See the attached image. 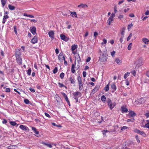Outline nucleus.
Masks as SVG:
<instances>
[{"mask_svg":"<svg viewBox=\"0 0 149 149\" xmlns=\"http://www.w3.org/2000/svg\"><path fill=\"white\" fill-rule=\"evenodd\" d=\"M135 138L136 139V140L137 141V142L138 143H139L140 142V141L139 139V137L137 135V136H135Z\"/></svg>","mask_w":149,"mask_h":149,"instance_id":"nucleus-43","label":"nucleus"},{"mask_svg":"<svg viewBox=\"0 0 149 149\" xmlns=\"http://www.w3.org/2000/svg\"><path fill=\"white\" fill-rule=\"evenodd\" d=\"M60 37L61 39L65 41H67L68 40V38L63 34L60 35Z\"/></svg>","mask_w":149,"mask_h":149,"instance_id":"nucleus-10","label":"nucleus"},{"mask_svg":"<svg viewBox=\"0 0 149 149\" xmlns=\"http://www.w3.org/2000/svg\"><path fill=\"white\" fill-rule=\"evenodd\" d=\"M111 88L113 89L114 90L116 91V86L114 83H113L111 84Z\"/></svg>","mask_w":149,"mask_h":149,"instance_id":"nucleus-17","label":"nucleus"},{"mask_svg":"<svg viewBox=\"0 0 149 149\" xmlns=\"http://www.w3.org/2000/svg\"><path fill=\"white\" fill-rule=\"evenodd\" d=\"M77 79L78 80L79 82V88L80 90H81L83 88V84L82 83V80L81 77L79 76L78 77Z\"/></svg>","mask_w":149,"mask_h":149,"instance_id":"nucleus-2","label":"nucleus"},{"mask_svg":"<svg viewBox=\"0 0 149 149\" xmlns=\"http://www.w3.org/2000/svg\"><path fill=\"white\" fill-rule=\"evenodd\" d=\"M127 128H128V127H127L125 126H123V127H121V130L122 131H123L124 130Z\"/></svg>","mask_w":149,"mask_h":149,"instance_id":"nucleus-48","label":"nucleus"},{"mask_svg":"<svg viewBox=\"0 0 149 149\" xmlns=\"http://www.w3.org/2000/svg\"><path fill=\"white\" fill-rule=\"evenodd\" d=\"M9 17L8 15H5L3 16V18L5 19H7Z\"/></svg>","mask_w":149,"mask_h":149,"instance_id":"nucleus-55","label":"nucleus"},{"mask_svg":"<svg viewBox=\"0 0 149 149\" xmlns=\"http://www.w3.org/2000/svg\"><path fill=\"white\" fill-rule=\"evenodd\" d=\"M58 71V68L57 67H56L53 70V72L54 74H56Z\"/></svg>","mask_w":149,"mask_h":149,"instance_id":"nucleus-40","label":"nucleus"},{"mask_svg":"<svg viewBox=\"0 0 149 149\" xmlns=\"http://www.w3.org/2000/svg\"><path fill=\"white\" fill-rule=\"evenodd\" d=\"M16 60L17 63L19 64H21L22 63V59L21 57L18 58H16Z\"/></svg>","mask_w":149,"mask_h":149,"instance_id":"nucleus-28","label":"nucleus"},{"mask_svg":"<svg viewBox=\"0 0 149 149\" xmlns=\"http://www.w3.org/2000/svg\"><path fill=\"white\" fill-rule=\"evenodd\" d=\"M31 128L32 130L36 134H39V132L37 131L36 128L32 127Z\"/></svg>","mask_w":149,"mask_h":149,"instance_id":"nucleus-27","label":"nucleus"},{"mask_svg":"<svg viewBox=\"0 0 149 149\" xmlns=\"http://www.w3.org/2000/svg\"><path fill=\"white\" fill-rule=\"evenodd\" d=\"M139 134L144 137H145L146 136V134L143 132L142 131H140Z\"/></svg>","mask_w":149,"mask_h":149,"instance_id":"nucleus-37","label":"nucleus"},{"mask_svg":"<svg viewBox=\"0 0 149 149\" xmlns=\"http://www.w3.org/2000/svg\"><path fill=\"white\" fill-rule=\"evenodd\" d=\"M64 76V74L63 73H61L60 74V77L61 79L63 78Z\"/></svg>","mask_w":149,"mask_h":149,"instance_id":"nucleus-44","label":"nucleus"},{"mask_svg":"<svg viewBox=\"0 0 149 149\" xmlns=\"http://www.w3.org/2000/svg\"><path fill=\"white\" fill-rule=\"evenodd\" d=\"M144 99V98H140L138 100L140 104H142L144 102L145 100Z\"/></svg>","mask_w":149,"mask_h":149,"instance_id":"nucleus-22","label":"nucleus"},{"mask_svg":"<svg viewBox=\"0 0 149 149\" xmlns=\"http://www.w3.org/2000/svg\"><path fill=\"white\" fill-rule=\"evenodd\" d=\"M58 59L60 61H63V60H65V57L62 54L60 53L58 56Z\"/></svg>","mask_w":149,"mask_h":149,"instance_id":"nucleus-11","label":"nucleus"},{"mask_svg":"<svg viewBox=\"0 0 149 149\" xmlns=\"http://www.w3.org/2000/svg\"><path fill=\"white\" fill-rule=\"evenodd\" d=\"M107 57L104 54H102V55L100 57L99 60L101 62H104L107 60Z\"/></svg>","mask_w":149,"mask_h":149,"instance_id":"nucleus-4","label":"nucleus"},{"mask_svg":"<svg viewBox=\"0 0 149 149\" xmlns=\"http://www.w3.org/2000/svg\"><path fill=\"white\" fill-rule=\"evenodd\" d=\"M124 1V0H122L120 1H119L118 3V4L120 5V4L122 3Z\"/></svg>","mask_w":149,"mask_h":149,"instance_id":"nucleus-58","label":"nucleus"},{"mask_svg":"<svg viewBox=\"0 0 149 149\" xmlns=\"http://www.w3.org/2000/svg\"><path fill=\"white\" fill-rule=\"evenodd\" d=\"M23 15L25 16L29 17H31V18H33L34 17V16L32 15H27L26 13H24L23 14Z\"/></svg>","mask_w":149,"mask_h":149,"instance_id":"nucleus-34","label":"nucleus"},{"mask_svg":"<svg viewBox=\"0 0 149 149\" xmlns=\"http://www.w3.org/2000/svg\"><path fill=\"white\" fill-rule=\"evenodd\" d=\"M125 81L126 84L127 86L129 85V84H130V83H129V81H128V80L127 79H126Z\"/></svg>","mask_w":149,"mask_h":149,"instance_id":"nucleus-52","label":"nucleus"},{"mask_svg":"<svg viewBox=\"0 0 149 149\" xmlns=\"http://www.w3.org/2000/svg\"><path fill=\"white\" fill-rule=\"evenodd\" d=\"M109 132L107 130H104L103 131V134L104 135H105V134L107 132Z\"/></svg>","mask_w":149,"mask_h":149,"instance_id":"nucleus-53","label":"nucleus"},{"mask_svg":"<svg viewBox=\"0 0 149 149\" xmlns=\"http://www.w3.org/2000/svg\"><path fill=\"white\" fill-rule=\"evenodd\" d=\"M75 67V65L74 64H72V67L71 68V72L72 73H74L75 72V70L74 69Z\"/></svg>","mask_w":149,"mask_h":149,"instance_id":"nucleus-29","label":"nucleus"},{"mask_svg":"<svg viewBox=\"0 0 149 149\" xmlns=\"http://www.w3.org/2000/svg\"><path fill=\"white\" fill-rule=\"evenodd\" d=\"M132 36V34L131 33L130 34L129 36L127 37V41H128L131 38Z\"/></svg>","mask_w":149,"mask_h":149,"instance_id":"nucleus-42","label":"nucleus"},{"mask_svg":"<svg viewBox=\"0 0 149 149\" xmlns=\"http://www.w3.org/2000/svg\"><path fill=\"white\" fill-rule=\"evenodd\" d=\"M73 95L74 96V98H75V97H77V98H79L81 96V94L80 92H76L73 93Z\"/></svg>","mask_w":149,"mask_h":149,"instance_id":"nucleus-5","label":"nucleus"},{"mask_svg":"<svg viewBox=\"0 0 149 149\" xmlns=\"http://www.w3.org/2000/svg\"><path fill=\"white\" fill-rule=\"evenodd\" d=\"M140 131L139 130H137V129H135L134 130V132H136L137 133L139 134L140 132Z\"/></svg>","mask_w":149,"mask_h":149,"instance_id":"nucleus-61","label":"nucleus"},{"mask_svg":"<svg viewBox=\"0 0 149 149\" xmlns=\"http://www.w3.org/2000/svg\"><path fill=\"white\" fill-rule=\"evenodd\" d=\"M83 76L84 77H85L86 76V72L85 71H84L83 72Z\"/></svg>","mask_w":149,"mask_h":149,"instance_id":"nucleus-59","label":"nucleus"},{"mask_svg":"<svg viewBox=\"0 0 149 149\" xmlns=\"http://www.w3.org/2000/svg\"><path fill=\"white\" fill-rule=\"evenodd\" d=\"M98 35V33L96 32H95L94 33V36L95 37V38L97 37Z\"/></svg>","mask_w":149,"mask_h":149,"instance_id":"nucleus-56","label":"nucleus"},{"mask_svg":"<svg viewBox=\"0 0 149 149\" xmlns=\"http://www.w3.org/2000/svg\"><path fill=\"white\" fill-rule=\"evenodd\" d=\"M129 115L130 116V117H133L136 115V113L134 111H129Z\"/></svg>","mask_w":149,"mask_h":149,"instance_id":"nucleus-7","label":"nucleus"},{"mask_svg":"<svg viewBox=\"0 0 149 149\" xmlns=\"http://www.w3.org/2000/svg\"><path fill=\"white\" fill-rule=\"evenodd\" d=\"M115 61L116 63L118 65H120L122 63V61L118 58H116Z\"/></svg>","mask_w":149,"mask_h":149,"instance_id":"nucleus-20","label":"nucleus"},{"mask_svg":"<svg viewBox=\"0 0 149 149\" xmlns=\"http://www.w3.org/2000/svg\"><path fill=\"white\" fill-rule=\"evenodd\" d=\"M8 7L11 10H15V7L14 6H12L10 4L8 5Z\"/></svg>","mask_w":149,"mask_h":149,"instance_id":"nucleus-30","label":"nucleus"},{"mask_svg":"<svg viewBox=\"0 0 149 149\" xmlns=\"http://www.w3.org/2000/svg\"><path fill=\"white\" fill-rule=\"evenodd\" d=\"M14 32H15V34L17 35V31L16 27V26H15L14 27Z\"/></svg>","mask_w":149,"mask_h":149,"instance_id":"nucleus-50","label":"nucleus"},{"mask_svg":"<svg viewBox=\"0 0 149 149\" xmlns=\"http://www.w3.org/2000/svg\"><path fill=\"white\" fill-rule=\"evenodd\" d=\"M143 61L141 58H139L135 62L136 66L138 67L141 66L143 65Z\"/></svg>","mask_w":149,"mask_h":149,"instance_id":"nucleus-3","label":"nucleus"},{"mask_svg":"<svg viewBox=\"0 0 149 149\" xmlns=\"http://www.w3.org/2000/svg\"><path fill=\"white\" fill-rule=\"evenodd\" d=\"M75 64H76V62L77 61L78 64H79V63L81 61V59L80 56L78 54H76L75 56Z\"/></svg>","mask_w":149,"mask_h":149,"instance_id":"nucleus-6","label":"nucleus"},{"mask_svg":"<svg viewBox=\"0 0 149 149\" xmlns=\"http://www.w3.org/2000/svg\"><path fill=\"white\" fill-rule=\"evenodd\" d=\"M19 127L21 129L24 130H26L28 128L26 126L22 125H20Z\"/></svg>","mask_w":149,"mask_h":149,"instance_id":"nucleus-21","label":"nucleus"},{"mask_svg":"<svg viewBox=\"0 0 149 149\" xmlns=\"http://www.w3.org/2000/svg\"><path fill=\"white\" fill-rule=\"evenodd\" d=\"M58 84L59 85V86L60 87H62L65 86L63 84L60 83H58Z\"/></svg>","mask_w":149,"mask_h":149,"instance_id":"nucleus-49","label":"nucleus"},{"mask_svg":"<svg viewBox=\"0 0 149 149\" xmlns=\"http://www.w3.org/2000/svg\"><path fill=\"white\" fill-rule=\"evenodd\" d=\"M70 79L71 82V83L72 84H74V81L73 79H72V78L71 77V78H70Z\"/></svg>","mask_w":149,"mask_h":149,"instance_id":"nucleus-47","label":"nucleus"},{"mask_svg":"<svg viewBox=\"0 0 149 149\" xmlns=\"http://www.w3.org/2000/svg\"><path fill=\"white\" fill-rule=\"evenodd\" d=\"M142 41L146 45L149 44V40L148 38H143L142 39Z\"/></svg>","mask_w":149,"mask_h":149,"instance_id":"nucleus-14","label":"nucleus"},{"mask_svg":"<svg viewBox=\"0 0 149 149\" xmlns=\"http://www.w3.org/2000/svg\"><path fill=\"white\" fill-rule=\"evenodd\" d=\"M99 87L98 86H96L95 88L93 89L92 91L91 92V93L94 94L95 92H96L98 89Z\"/></svg>","mask_w":149,"mask_h":149,"instance_id":"nucleus-18","label":"nucleus"},{"mask_svg":"<svg viewBox=\"0 0 149 149\" xmlns=\"http://www.w3.org/2000/svg\"><path fill=\"white\" fill-rule=\"evenodd\" d=\"M107 42V40L105 39H104L103 40V42L101 44L102 45H103L104 44H106Z\"/></svg>","mask_w":149,"mask_h":149,"instance_id":"nucleus-45","label":"nucleus"},{"mask_svg":"<svg viewBox=\"0 0 149 149\" xmlns=\"http://www.w3.org/2000/svg\"><path fill=\"white\" fill-rule=\"evenodd\" d=\"M62 95L63 96L64 98H65V100L67 102L69 101L68 99L67 95H66V94L65 93H62Z\"/></svg>","mask_w":149,"mask_h":149,"instance_id":"nucleus-24","label":"nucleus"},{"mask_svg":"<svg viewBox=\"0 0 149 149\" xmlns=\"http://www.w3.org/2000/svg\"><path fill=\"white\" fill-rule=\"evenodd\" d=\"M101 100L102 102H104L106 100V98L105 96L104 95L102 96L101 97Z\"/></svg>","mask_w":149,"mask_h":149,"instance_id":"nucleus-25","label":"nucleus"},{"mask_svg":"<svg viewBox=\"0 0 149 149\" xmlns=\"http://www.w3.org/2000/svg\"><path fill=\"white\" fill-rule=\"evenodd\" d=\"M124 36H122L120 38V41L122 43V42L123 41V38Z\"/></svg>","mask_w":149,"mask_h":149,"instance_id":"nucleus-62","label":"nucleus"},{"mask_svg":"<svg viewBox=\"0 0 149 149\" xmlns=\"http://www.w3.org/2000/svg\"><path fill=\"white\" fill-rule=\"evenodd\" d=\"M70 15L73 17H77V15L75 12H71Z\"/></svg>","mask_w":149,"mask_h":149,"instance_id":"nucleus-26","label":"nucleus"},{"mask_svg":"<svg viewBox=\"0 0 149 149\" xmlns=\"http://www.w3.org/2000/svg\"><path fill=\"white\" fill-rule=\"evenodd\" d=\"M21 51L19 49L16 50L15 52V55L16 58H19L21 57Z\"/></svg>","mask_w":149,"mask_h":149,"instance_id":"nucleus-8","label":"nucleus"},{"mask_svg":"<svg viewBox=\"0 0 149 149\" xmlns=\"http://www.w3.org/2000/svg\"><path fill=\"white\" fill-rule=\"evenodd\" d=\"M115 52L114 51H113L111 52V56H114L115 54Z\"/></svg>","mask_w":149,"mask_h":149,"instance_id":"nucleus-64","label":"nucleus"},{"mask_svg":"<svg viewBox=\"0 0 149 149\" xmlns=\"http://www.w3.org/2000/svg\"><path fill=\"white\" fill-rule=\"evenodd\" d=\"M107 102L108 105V106L109 107L110 109H112L115 106H116V104L115 102L112 103L111 100L110 99H108L107 100Z\"/></svg>","mask_w":149,"mask_h":149,"instance_id":"nucleus-1","label":"nucleus"},{"mask_svg":"<svg viewBox=\"0 0 149 149\" xmlns=\"http://www.w3.org/2000/svg\"><path fill=\"white\" fill-rule=\"evenodd\" d=\"M31 68H29L27 71V74L28 75H31Z\"/></svg>","mask_w":149,"mask_h":149,"instance_id":"nucleus-39","label":"nucleus"},{"mask_svg":"<svg viewBox=\"0 0 149 149\" xmlns=\"http://www.w3.org/2000/svg\"><path fill=\"white\" fill-rule=\"evenodd\" d=\"M134 120V119H128L127 120V122H129L130 121L133 122Z\"/></svg>","mask_w":149,"mask_h":149,"instance_id":"nucleus-60","label":"nucleus"},{"mask_svg":"<svg viewBox=\"0 0 149 149\" xmlns=\"http://www.w3.org/2000/svg\"><path fill=\"white\" fill-rule=\"evenodd\" d=\"M148 123L145 124V126L146 127L149 128V121H148Z\"/></svg>","mask_w":149,"mask_h":149,"instance_id":"nucleus-54","label":"nucleus"},{"mask_svg":"<svg viewBox=\"0 0 149 149\" xmlns=\"http://www.w3.org/2000/svg\"><path fill=\"white\" fill-rule=\"evenodd\" d=\"M77 45H72V46L71 50L72 51V53L74 54H76V52L74 51L77 48Z\"/></svg>","mask_w":149,"mask_h":149,"instance_id":"nucleus-9","label":"nucleus"},{"mask_svg":"<svg viewBox=\"0 0 149 149\" xmlns=\"http://www.w3.org/2000/svg\"><path fill=\"white\" fill-rule=\"evenodd\" d=\"M130 74V72H126L124 75V78L125 79H126L127 78L128 76Z\"/></svg>","mask_w":149,"mask_h":149,"instance_id":"nucleus-32","label":"nucleus"},{"mask_svg":"<svg viewBox=\"0 0 149 149\" xmlns=\"http://www.w3.org/2000/svg\"><path fill=\"white\" fill-rule=\"evenodd\" d=\"M140 104L139 102V100H136V101L134 102V105H137L139 104Z\"/></svg>","mask_w":149,"mask_h":149,"instance_id":"nucleus-46","label":"nucleus"},{"mask_svg":"<svg viewBox=\"0 0 149 149\" xmlns=\"http://www.w3.org/2000/svg\"><path fill=\"white\" fill-rule=\"evenodd\" d=\"M115 13H112L110 17L113 18V17L115 16Z\"/></svg>","mask_w":149,"mask_h":149,"instance_id":"nucleus-63","label":"nucleus"},{"mask_svg":"<svg viewBox=\"0 0 149 149\" xmlns=\"http://www.w3.org/2000/svg\"><path fill=\"white\" fill-rule=\"evenodd\" d=\"M48 35L52 39H53L54 37V32L53 31H51L49 32Z\"/></svg>","mask_w":149,"mask_h":149,"instance_id":"nucleus-12","label":"nucleus"},{"mask_svg":"<svg viewBox=\"0 0 149 149\" xmlns=\"http://www.w3.org/2000/svg\"><path fill=\"white\" fill-rule=\"evenodd\" d=\"M37 41L38 39L37 37L36 36H34L33 38L31 40V42L33 44L37 43Z\"/></svg>","mask_w":149,"mask_h":149,"instance_id":"nucleus-16","label":"nucleus"},{"mask_svg":"<svg viewBox=\"0 0 149 149\" xmlns=\"http://www.w3.org/2000/svg\"><path fill=\"white\" fill-rule=\"evenodd\" d=\"M1 4L2 5L3 7H4L6 3V0H1Z\"/></svg>","mask_w":149,"mask_h":149,"instance_id":"nucleus-33","label":"nucleus"},{"mask_svg":"<svg viewBox=\"0 0 149 149\" xmlns=\"http://www.w3.org/2000/svg\"><path fill=\"white\" fill-rule=\"evenodd\" d=\"M36 29L35 26H33L30 28V31L33 35L36 33Z\"/></svg>","mask_w":149,"mask_h":149,"instance_id":"nucleus-13","label":"nucleus"},{"mask_svg":"<svg viewBox=\"0 0 149 149\" xmlns=\"http://www.w3.org/2000/svg\"><path fill=\"white\" fill-rule=\"evenodd\" d=\"M121 111L122 113H127L128 111L127 109L125 106H123L121 107Z\"/></svg>","mask_w":149,"mask_h":149,"instance_id":"nucleus-15","label":"nucleus"},{"mask_svg":"<svg viewBox=\"0 0 149 149\" xmlns=\"http://www.w3.org/2000/svg\"><path fill=\"white\" fill-rule=\"evenodd\" d=\"M24 102L26 104H28L29 103V101L28 99H25L24 100Z\"/></svg>","mask_w":149,"mask_h":149,"instance_id":"nucleus-51","label":"nucleus"},{"mask_svg":"<svg viewBox=\"0 0 149 149\" xmlns=\"http://www.w3.org/2000/svg\"><path fill=\"white\" fill-rule=\"evenodd\" d=\"M10 123L12 125L15 126L16 124V123L15 122L11 121L10 122Z\"/></svg>","mask_w":149,"mask_h":149,"instance_id":"nucleus-41","label":"nucleus"},{"mask_svg":"<svg viewBox=\"0 0 149 149\" xmlns=\"http://www.w3.org/2000/svg\"><path fill=\"white\" fill-rule=\"evenodd\" d=\"M78 7L80 8H85L87 7V6L86 4L81 3L78 6Z\"/></svg>","mask_w":149,"mask_h":149,"instance_id":"nucleus-19","label":"nucleus"},{"mask_svg":"<svg viewBox=\"0 0 149 149\" xmlns=\"http://www.w3.org/2000/svg\"><path fill=\"white\" fill-rule=\"evenodd\" d=\"M42 143L44 145L47 146L50 148H51L52 147V145H51V144L46 143L45 142H42Z\"/></svg>","mask_w":149,"mask_h":149,"instance_id":"nucleus-35","label":"nucleus"},{"mask_svg":"<svg viewBox=\"0 0 149 149\" xmlns=\"http://www.w3.org/2000/svg\"><path fill=\"white\" fill-rule=\"evenodd\" d=\"M132 46V43H130L128 46L127 49L129 50H130L131 49Z\"/></svg>","mask_w":149,"mask_h":149,"instance_id":"nucleus-38","label":"nucleus"},{"mask_svg":"<svg viewBox=\"0 0 149 149\" xmlns=\"http://www.w3.org/2000/svg\"><path fill=\"white\" fill-rule=\"evenodd\" d=\"M110 83H109V84L105 87L104 88V89L105 91H108L109 90V85Z\"/></svg>","mask_w":149,"mask_h":149,"instance_id":"nucleus-36","label":"nucleus"},{"mask_svg":"<svg viewBox=\"0 0 149 149\" xmlns=\"http://www.w3.org/2000/svg\"><path fill=\"white\" fill-rule=\"evenodd\" d=\"M113 18L111 17H110L108 20V23L109 25H110L111 22L113 21Z\"/></svg>","mask_w":149,"mask_h":149,"instance_id":"nucleus-23","label":"nucleus"},{"mask_svg":"<svg viewBox=\"0 0 149 149\" xmlns=\"http://www.w3.org/2000/svg\"><path fill=\"white\" fill-rule=\"evenodd\" d=\"M132 26L133 24L132 23H131L130 24L128 25L127 26L128 30L129 31H130Z\"/></svg>","mask_w":149,"mask_h":149,"instance_id":"nucleus-31","label":"nucleus"},{"mask_svg":"<svg viewBox=\"0 0 149 149\" xmlns=\"http://www.w3.org/2000/svg\"><path fill=\"white\" fill-rule=\"evenodd\" d=\"M131 73L134 76H135L136 75V73L135 70H133L131 72Z\"/></svg>","mask_w":149,"mask_h":149,"instance_id":"nucleus-57","label":"nucleus"}]
</instances>
